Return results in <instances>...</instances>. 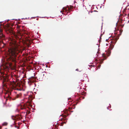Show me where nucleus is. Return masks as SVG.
<instances>
[{
  "label": "nucleus",
  "instance_id": "nucleus-1",
  "mask_svg": "<svg viewBox=\"0 0 129 129\" xmlns=\"http://www.w3.org/2000/svg\"><path fill=\"white\" fill-rule=\"evenodd\" d=\"M16 49L13 47V46L10 48L9 49L7 52V54L9 55V57L7 59V60L8 62V64L10 67H11L12 66V62L14 63L16 62Z\"/></svg>",
  "mask_w": 129,
  "mask_h": 129
},
{
  "label": "nucleus",
  "instance_id": "nucleus-2",
  "mask_svg": "<svg viewBox=\"0 0 129 129\" xmlns=\"http://www.w3.org/2000/svg\"><path fill=\"white\" fill-rule=\"evenodd\" d=\"M23 118V117L22 116V115H18L16 116V120H21V119Z\"/></svg>",
  "mask_w": 129,
  "mask_h": 129
},
{
  "label": "nucleus",
  "instance_id": "nucleus-3",
  "mask_svg": "<svg viewBox=\"0 0 129 129\" xmlns=\"http://www.w3.org/2000/svg\"><path fill=\"white\" fill-rule=\"evenodd\" d=\"M5 36L3 33H0V39L2 40L5 39Z\"/></svg>",
  "mask_w": 129,
  "mask_h": 129
},
{
  "label": "nucleus",
  "instance_id": "nucleus-4",
  "mask_svg": "<svg viewBox=\"0 0 129 129\" xmlns=\"http://www.w3.org/2000/svg\"><path fill=\"white\" fill-rule=\"evenodd\" d=\"M7 30L9 31V32L10 33L12 34H13V29L11 27H9L7 28Z\"/></svg>",
  "mask_w": 129,
  "mask_h": 129
},
{
  "label": "nucleus",
  "instance_id": "nucleus-5",
  "mask_svg": "<svg viewBox=\"0 0 129 129\" xmlns=\"http://www.w3.org/2000/svg\"><path fill=\"white\" fill-rule=\"evenodd\" d=\"M87 76V75H86V74H83L81 76V81H83L84 80H83V79H84L86 78Z\"/></svg>",
  "mask_w": 129,
  "mask_h": 129
},
{
  "label": "nucleus",
  "instance_id": "nucleus-6",
  "mask_svg": "<svg viewBox=\"0 0 129 129\" xmlns=\"http://www.w3.org/2000/svg\"><path fill=\"white\" fill-rule=\"evenodd\" d=\"M67 8H68V11L69 12H70L71 11V9H72L73 8V6H70L69 7V6H68L67 7Z\"/></svg>",
  "mask_w": 129,
  "mask_h": 129
},
{
  "label": "nucleus",
  "instance_id": "nucleus-7",
  "mask_svg": "<svg viewBox=\"0 0 129 129\" xmlns=\"http://www.w3.org/2000/svg\"><path fill=\"white\" fill-rule=\"evenodd\" d=\"M21 94L20 93L19 94H17L16 95V98H20L21 96Z\"/></svg>",
  "mask_w": 129,
  "mask_h": 129
},
{
  "label": "nucleus",
  "instance_id": "nucleus-8",
  "mask_svg": "<svg viewBox=\"0 0 129 129\" xmlns=\"http://www.w3.org/2000/svg\"><path fill=\"white\" fill-rule=\"evenodd\" d=\"M13 81L11 83V85H12V86L11 87V89H13H13H17L18 90V89L17 88H16L15 87H13Z\"/></svg>",
  "mask_w": 129,
  "mask_h": 129
},
{
  "label": "nucleus",
  "instance_id": "nucleus-9",
  "mask_svg": "<svg viewBox=\"0 0 129 129\" xmlns=\"http://www.w3.org/2000/svg\"><path fill=\"white\" fill-rule=\"evenodd\" d=\"M102 56L104 58L103 59V60H104L105 59H106V57L104 53L103 54Z\"/></svg>",
  "mask_w": 129,
  "mask_h": 129
},
{
  "label": "nucleus",
  "instance_id": "nucleus-10",
  "mask_svg": "<svg viewBox=\"0 0 129 129\" xmlns=\"http://www.w3.org/2000/svg\"><path fill=\"white\" fill-rule=\"evenodd\" d=\"M8 123L6 122L3 123L2 124V125L3 126H6L8 125Z\"/></svg>",
  "mask_w": 129,
  "mask_h": 129
},
{
  "label": "nucleus",
  "instance_id": "nucleus-11",
  "mask_svg": "<svg viewBox=\"0 0 129 129\" xmlns=\"http://www.w3.org/2000/svg\"><path fill=\"white\" fill-rule=\"evenodd\" d=\"M63 11L64 12H66L67 11V8H65L63 7Z\"/></svg>",
  "mask_w": 129,
  "mask_h": 129
},
{
  "label": "nucleus",
  "instance_id": "nucleus-12",
  "mask_svg": "<svg viewBox=\"0 0 129 129\" xmlns=\"http://www.w3.org/2000/svg\"><path fill=\"white\" fill-rule=\"evenodd\" d=\"M12 119L13 120H16V117H14V116H12Z\"/></svg>",
  "mask_w": 129,
  "mask_h": 129
},
{
  "label": "nucleus",
  "instance_id": "nucleus-13",
  "mask_svg": "<svg viewBox=\"0 0 129 129\" xmlns=\"http://www.w3.org/2000/svg\"><path fill=\"white\" fill-rule=\"evenodd\" d=\"M21 109L22 110L25 109V107L24 106H21Z\"/></svg>",
  "mask_w": 129,
  "mask_h": 129
},
{
  "label": "nucleus",
  "instance_id": "nucleus-14",
  "mask_svg": "<svg viewBox=\"0 0 129 129\" xmlns=\"http://www.w3.org/2000/svg\"><path fill=\"white\" fill-rule=\"evenodd\" d=\"M5 79H3V85L4 86H5Z\"/></svg>",
  "mask_w": 129,
  "mask_h": 129
},
{
  "label": "nucleus",
  "instance_id": "nucleus-15",
  "mask_svg": "<svg viewBox=\"0 0 129 129\" xmlns=\"http://www.w3.org/2000/svg\"><path fill=\"white\" fill-rule=\"evenodd\" d=\"M34 78V77H31L30 78L29 81L30 82H33V81H32L31 80H32V78Z\"/></svg>",
  "mask_w": 129,
  "mask_h": 129
},
{
  "label": "nucleus",
  "instance_id": "nucleus-16",
  "mask_svg": "<svg viewBox=\"0 0 129 129\" xmlns=\"http://www.w3.org/2000/svg\"><path fill=\"white\" fill-rule=\"evenodd\" d=\"M3 30L2 29H0V33H3Z\"/></svg>",
  "mask_w": 129,
  "mask_h": 129
},
{
  "label": "nucleus",
  "instance_id": "nucleus-17",
  "mask_svg": "<svg viewBox=\"0 0 129 129\" xmlns=\"http://www.w3.org/2000/svg\"><path fill=\"white\" fill-rule=\"evenodd\" d=\"M8 98H9V99H10L11 98V97L9 95H8Z\"/></svg>",
  "mask_w": 129,
  "mask_h": 129
},
{
  "label": "nucleus",
  "instance_id": "nucleus-18",
  "mask_svg": "<svg viewBox=\"0 0 129 129\" xmlns=\"http://www.w3.org/2000/svg\"><path fill=\"white\" fill-rule=\"evenodd\" d=\"M15 43V42H13V43L12 44H14V43Z\"/></svg>",
  "mask_w": 129,
  "mask_h": 129
},
{
  "label": "nucleus",
  "instance_id": "nucleus-19",
  "mask_svg": "<svg viewBox=\"0 0 129 129\" xmlns=\"http://www.w3.org/2000/svg\"><path fill=\"white\" fill-rule=\"evenodd\" d=\"M26 115H27V113H26V114H25V118H26Z\"/></svg>",
  "mask_w": 129,
  "mask_h": 129
},
{
  "label": "nucleus",
  "instance_id": "nucleus-20",
  "mask_svg": "<svg viewBox=\"0 0 129 129\" xmlns=\"http://www.w3.org/2000/svg\"><path fill=\"white\" fill-rule=\"evenodd\" d=\"M15 127H17V126H15Z\"/></svg>",
  "mask_w": 129,
  "mask_h": 129
},
{
  "label": "nucleus",
  "instance_id": "nucleus-21",
  "mask_svg": "<svg viewBox=\"0 0 129 129\" xmlns=\"http://www.w3.org/2000/svg\"><path fill=\"white\" fill-rule=\"evenodd\" d=\"M128 16L129 17V13H128Z\"/></svg>",
  "mask_w": 129,
  "mask_h": 129
},
{
  "label": "nucleus",
  "instance_id": "nucleus-22",
  "mask_svg": "<svg viewBox=\"0 0 129 129\" xmlns=\"http://www.w3.org/2000/svg\"><path fill=\"white\" fill-rule=\"evenodd\" d=\"M13 83H14H14H15V82L14 81H13Z\"/></svg>",
  "mask_w": 129,
  "mask_h": 129
},
{
  "label": "nucleus",
  "instance_id": "nucleus-23",
  "mask_svg": "<svg viewBox=\"0 0 129 129\" xmlns=\"http://www.w3.org/2000/svg\"><path fill=\"white\" fill-rule=\"evenodd\" d=\"M62 12V11H60V12L61 13V12Z\"/></svg>",
  "mask_w": 129,
  "mask_h": 129
},
{
  "label": "nucleus",
  "instance_id": "nucleus-24",
  "mask_svg": "<svg viewBox=\"0 0 129 129\" xmlns=\"http://www.w3.org/2000/svg\"><path fill=\"white\" fill-rule=\"evenodd\" d=\"M18 28H19V26H18Z\"/></svg>",
  "mask_w": 129,
  "mask_h": 129
},
{
  "label": "nucleus",
  "instance_id": "nucleus-25",
  "mask_svg": "<svg viewBox=\"0 0 129 129\" xmlns=\"http://www.w3.org/2000/svg\"><path fill=\"white\" fill-rule=\"evenodd\" d=\"M128 23H129V20H128Z\"/></svg>",
  "mask_w": 129,
  "mask_h": 129
},
{
  "label": "nucleus",
  "instance_id": "nucleus-26",
  "mask_svg": "<svg viewBox=\"0 0 129 129\" xmlns=\"http://www.w3.org/2000/svg\"><path fill=\"white\" fill-rule=\"evenodd\" d=\"M43 76H44V74H43Z\"/></svg>",
  "mask_w": 129,
  "mask_h": 129
}]
</instances>
